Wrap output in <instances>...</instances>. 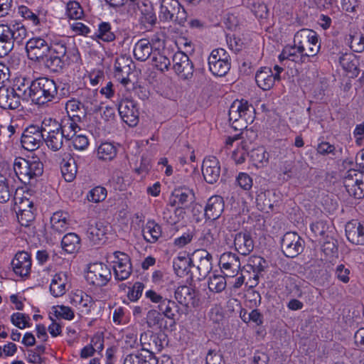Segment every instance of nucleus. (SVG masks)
<instances>
[{
	"label": "nucleus",
	"instance_id": "nucleus-30",
	"mask_svg": "<svg viewBox=\"0 0 364 364\" xmlns=\"http://www.w3.org/2000/svg\"><path fill=\"white\" fill-rule=\"evenodd\" d=\"M68 274L65 272H58L55 274L50 284V291L55 297L64 295L68 290L69 285Z\"/></svg>",
	"mask_w": 364,
	"mask_h": 364
},
{
	"label": "nucleus",
	"instance_id": "nucleus-29",
	"mask_svg": "<svg viewBox=\"0 0 364 364\" xmlns=\"http://www.w3.org/2000/svg\"><path fill=\"white\" fill-rule=\"evenodd\" d=\"M278 78V74H274L268 67L261 68L255 75V81L259 87L263 90H270Z\"/></svg>",
	"mask_w": 364,
	"mask_h": 364
},
{
	"label": "nucleus",
	"instance_id": "nucleus-33",
	"mask_svg": "<svg viewBox=\"0 0 364 364\" xmlns=\"http://www.w3.org/2000/svg\"><path fill=\"white\" fill-rule=\"evenodd\" d=\"M58 125L60 128H58L63 134V136L65 137V141L71 140L76 135L77 132L80 130L75 119L70 116L61 119L60 122H58Z\"/></svg>",
	"mask_w": 364,
	"mask_h": 364
},
{
	"label": "nucleus",
	"instance_id": "nucleus-49",
	"mask_svg": "<svg viewBox=\"0 0 364 364\" xmlns=\"http://www.w3.org/2000/svg\"><path fill=\"white\" fill-rule=\"evenodd\" d=\"M117 155L116 147L110 142L102 143L97 149L98 158L103 161H110Z\"/></svg>",
	"mask_w": 364,
	"mask_h": 364
},
{
	"label": "nucleus",
	"instance_id": "nucleus-60",
	"mask_svg": "<svg viewBox=\"0 0 364 364\" xmlns=\"http://www.w3.org/2000/svg\"><path fill=\"white\" fill-rule=\"evenodd\" d=\"M53 310L55 316L58 318H62L66 320H72L74 318V311L69 306L57 305L53 306Z\"/></svg>",
	"mask_w": 364,
	"mask_h": 364
},
{
	"label": "nucleus",
	"instance_id": "nucleus-24",
	"mask_svg": "<svg viewBox=\"0 0 364 364\" xmlns=\"http://www.w3.org/2000/svg\"><path fill=\"white\" fill-rule=\"evenodd\" d=\"M348 240L357 245H364V225L357 220L348 222L345 226Z\"/></svg>",
	"mask_w": 364,
	"mask_h": 364
},
{
	"label": "nucleus",
	"instance_id": "nucleus-16",
	"mask_svg": "<svg viewBox=\"0 0 364 364\" xmlns=\"http://www.w3.org/2000/svg\"><path fill=\"white\" fill-rule=\"evenodd\" d=\"M282 249L287 257L294 258L302 252L304 240L294 232H288L282 239Z\"/></svg>",
	"mask_w": 364,
	"mask_h": 364
},
{
	"label": "nucleus",
	"instance_id": "nucleus-2",
	"mask_svg": "<svg viewBox=\"0 0 364 364\" xmlns=\"http://www.w3.org/2000/svg\"><path fill=\"white\" fill-rule=\"evenodd\" d=\"M58 90L55 82L48 77H40L33 81L31 87V101L38 105H44L58 98Z\"/></svg>",
	"mask_w": 364,
	"mask_h": 364
},
{
	"label": "nucleus",
	"instance_id": "nucleus-34",
	"mask_svg": "<svg viewBox=\"0 0 364 364\" xmlns=\"http://www.w3.org/2000/svg\"><path fill=\"white\" fill-rule=\"evenodd\" d=\"M144 240L149 243H155L162 235L161 227L154 220H149L142 230Z\"/></svg>",
	"mask_w": 364,
	"mask_h": 364
},
{
	"label": "nucleus",
	"instance_id": "nucleus-56",
	"mask_svg": "<svg viewBox=\"0 0 364 364\" xmlns=\"http://www.w3.org/2000/svg\"><path fill=\"white\" fill-rule=\"evenodd\" d=\"M13 191L14 188L10 186L9 180L0 174V203L9 201Z\"/></svg>",
	"mask_w": 364,
	"mask_h": 364
},
{
	"label": "nucleus",
	"instance_id": "nucleus-18",
	"mask_svg": "<svg viewBox=\"0 0 364 364\" xmlns=\"http://www.w3.org/2000/svg\"><path fill=\"white\" fill-rule=\"evenodd\" d=\"M173 68L182 78L188 79L193 73V65L183 51L176 52L172 57Z\"/></svg>",
	"mask_w": 364,
	"mask_h": 364
},
{
	"label": "nucleus",
	"instance_id": "nucleus-63",
	"mask_svg": "<svg viewBox=\"0 0 364 364\" xmlns=\"http://www.w3.org/2000/svg\"><path fill=\"white\" fill-rule=\"evenodd\" d=\"M28 316L21 313H14L11 316V323L16 327L23 329L28 326Z\"/></svg>",
	"mask_w": 364,
	"mask_h": 364
},
{
	"label": "nucleus",
	"instance_id": "nucleus-20",
	"mask_svg": "<svg viewBox=\"0 0 364 364\" xmlns=\"http://www.w3.org/2000/svg\"><path fill=\"white\" fill-rule=\"evenodd\" d=\"M26 50L31 59L39 60L50 51V46L45 39L35 37L26 42Z\"/></svg>",
	"mask_w": 364,
	"mask_h": 364
},
{
	"label": "nucleus",
	"instance_id": "nucleus-21",
	"mask_svg": "<svg viewBox=\"0 0 364 364\" xmlns=\"http://www.w3.org/2000/svg\"><path fill=\"white\" fill-rule=\"evenodd\" d=\"M220 162L215 156H208L203 160L202 173L207 183H216L220 178Z\"/></svg>",
	"mask_w": 364,
	"mask_h": 364
},
{
	"label": "nucleus",
	"instance_id": "nucleus-7",
	"mask_svg": "<svg viewBox=\"0 0 364 364\" xmlns=\"http://www.w3.org/2000/svg\"><path fill=\"white\" fill-rule=\"evenodd\" d=\"M343 183L350 196L357 199L364 198V173L350 169L346 173Z\"/></svg>",
	"mask_w": 364,
	"mask_h": 364
},
{
	"label": "nucleus",
	"instance_id": "nucleus-6",
	"mask_svg": "<svg viewBox=\"0 0 364 364\" xmlns=\"http://www.w3.org/2000/svg\"><path fill=\"white\" fill-rule=\"evenodd\" d=\"M208 60L209 70L215 76H224L230 69V55L223 48L214 49Z\"/></svg>",
	"mask_w": 364,
	"mask_h": 364
},
{
	"label": "nucleus",
	"instance_id": "nucleus-27",
	"mask_svg": "<svg viewBox=\"0 0 364 364\" xmlns=\"http://www.w3.org/2000/svg\"><path fill=\"white\" fill-rule=\"evenodd\" d=\"M21 98L10 87H0V107L3 109H15L21 105Z\"/></svg>",
	"mask_w": 364,
	"mask_h": 364
},
{
	"label": "nucleus",
	"instance_id": "nucleus-5",
	"mask_svg": "<svg viewBox=\"0 0 364 364\" xmlns=\"http://www.w3.org/2000/svg\"><path fill=\"white\" fill-rule=\"evenodd\" d=\"M43 164L36 160L18 158L14 164V169L19 179L23 182L39 176L43 173Z\"/></svg>",
	"mask_w": 364,
	"mask_h": 364
},
{
	"label": "nucleus",
	"instance_id": "nucleus-51",
	"mask_svg": "<svg viewBox=\"0 0 364 364\" xmlns=\"http://www.w3.org/2000/svg\"><path fill=\"white\" fill-rule=\"evenodd\" d=\"M115 77L124 86L127 85L130 82L129 74L131 68L129 65L122 66L120 60H117L114 64Z\"/></svg>",
	"mask_w": 364,
	"mask_h": 364
},
{
	"label": "nucleus",
	"instance_id": "nucleus-8",
	"mask_svg": "<svg viewBox=\"0 0 364 364\" xmlns=\"http://www.w3.org/2000/svg\"><path fill=\"white\" fill-rule=\"evenodd\" d=\"M159 18L164 21L181 23L186 18V11L178 0H161Z\"/></svg>",
	"mask_w": 364,
	"mask_h": 364
},
{
	"label": "nucleus",
	"instance_id": "nucleus-23",
	"mask_svg": "<svg viewBox=\"0 0 364 364\" xmlns=\"http://www.w3.org/2000/svg\"><path fill=\"white\" fill-rule=\"evenodd\" d=\"M11 267L14 273L21 277H27L31 269V259L26 252H18L11 261Z\"/></svg>",
	"mask_w": 364,
	"mask_h": 364
},
{
	"label": "nucleus",
	"instance_id": "nucleus-61",
	"mask_svg": "<svg viewBox=\"0 0 364 364\" xmlns=\"http://www.w3.org/2000/svg\"><path fill=\"white\" fill-rule=\"evenodd\" d=\"M107 196V190L101 186H97L92 188L87 195L90 201L98 203L103 200Z\"/></svg>",
	"mask_w": 364,
	"mask_h": 364
},
{
	"label": "nucleus",
	"instance_id": "nucleus-42",
	"mask_svg": "<svg viewBox=\"0 0 364 364\" xmlns=\"http://www.w3.org/2000/svg\"><path fill=\"white\" fill-rule=\"evenodd\" d=\"M196 295L195 290L188 286H181L175 291V298L182 305L188 306L193 302Z\"/></svg>",
	"mask_w": 364,
	"mask_h": 364
},
{
	"label": "nucleus",
	"instance_id": "nucleus-39",
	"mask_svg": "<svg viewBox=\"0 0 364 364\" xmlns=\"http://www.w3.org/2000/svg\"><path fill=\"white\" fill-rule=\"evenodd\" d=\"M95 37L104 42H112L116 38V35L112 26L109 22H100L98 24L97 30L95 33Z\"/></svg>",
	"mask_w": 364,
	"mask_h": 364
},
{
	"label": "nucleus",
	"instance_id": "nucleus-25",
	"mask_svg": "<svg viewBox=\"0 0 364 364\" xmlns=\"http://www.w3.org/2000/svg\"><path fill=\"white\" fill-rule=\"evenodd\" d=\"M235 250L242 255H248L254 249V241L247 231L237 232L234 236Z\"/></svg>",
	"mask_w": 364,
	"mask_h": 364
},
{
	"label": "nucleus",
	"instance_id": "nucleus-53",
	"mask_svg": "<svg viewBox=\"0 0 364 364\" xmlns=\"http://www.w3.org/2000/svg\"><path fill=\"white\" fill-rule=\"evenodd\" d=\"M61 172L66 181L71 182L74 180L77 173V165L74 159H70L63 164Z\"/></svg>",
	"mask_w": 364,
	"mask_h": 364
},
{
	"label": "nucleus",
	"instance_id": "nucleus-43",
	"mask_svg": "<svg viewBox=\"0 0 364 364\" xmlns=\"http://www.w3.org/2000/svg\"><path fill=\"white\" fill-rule=\"evenodd\" d=\"M339 63L346 72L355 76L358 74V61L356 57L352 53L342 54L339 57Z\"/></svg>",
	"mask_w": 364,
	"mask_h": 364
},
{
	"label": "nucleus",
	"instance_id": "nucleus-15",
	"mask_svg": "<svg viewBox=\"0 0 364 364\" xmlns=\"http://www.w3.org/2000/svg\"><path fill=\"white\" fill-rule=\"evenodd\" d=\"M78 97L85 115L98 112L102 109V103L97 100V93L91 89H80Z\"/></svg>",
	"mask_w": 364,
	"mask_h": 364
},
{
	"label": "nucleus",
	"instance_id": "nucleus-31",
	"mask_svg": "<svg viewBox=\"0 0 364 364\" xmlns=\"http://www.w3.org/2000/svg\"><path fill=\"white\" fill-rule=\"evenodd\" d=\"M108 226L102 222H97L95 225H91L87 229V237L94 245L103 242L106 234L108 231Z\"/></svg>",
	"mask_w": 364,
	"mask_h": 364
},
{
	"label": "nucleus",
	"instance_id": "nucleus-47",
	"mask_svg": "<svg viewBox=\"0 0 364 364\" xmlns=\"http://www.w3.org/2000/svg\"><path fill=\"white\" fill-rule=\"evenodd\" d=\"M270 195L269 191L260 190L257 192L256 203L259 210L268 212L273 209L274 205L269 198Z\"/></svg>",
	"mask_w": 364,
	"mask_h": 364
},
{
	"label": "nucleus",
	"instance_id": "nucleus-55",
	"mask_svg": "<svg viewBox=\"0 0 364 364\" xmlns=\"http://www.w3.org/2000/svg\"><path fill=\"white\" fill-rule=\"evenodd\" d=\"M226 287V280L222 275L213 274L210 277L208 281V289L215 293L222 292Z\"/></svg>",
	"mask_w": 364,
	"mask_h": 364
},
{
	"label": "nucleus",
	"instance_id": "nucleus-54",
	"mask_svg": "<svg viewBox=\"0 0 364 364\" xmlns=\"http://www.w3.org/2000/svg\"><path fill=\"white\" fill-rule=\"evenodd\" d=\"M250 158L257 166H263L264 163H267L269 154L262 146L254 149L250 152Z\"/></svg>",
	"mask_w": 364,
	"mask_h": 364
},
{
	"label": "nucleus",
	"instance_id": "nucleus-14",
	"mask_svg": "<svg viewBox=\"0 0 364 364\" xmlns=\"http://www.w3.org/2000/svg\"><path fill=\"white\" fill-rule=\"evenodd\" d=\"M112 260L114 277L123 281L129 277L132 272L131 260L128 255L117 251L113 253Z\"/></svg>",
	"mask_w": 364,
	"mask_h": 364
},
{
	"label": "nucleus",
	"instance_id": "nucleus-58",
	"mask_svg": "<svg viewBox=\"0 0 364 364\" xmlns=\"http://www.w3.org/2000/svg\"><path fill=\"white\" fill-rule=\"evenodd\" d=\"M349 43L350 48L357 53L364 50V36L360 33L350 35Z\"/></svg>",
	"mask_w": 364,
	"mask_h": 364
},
{
	"label": "nucleus",
	"instance_id": "nucleus-62",
	"mask_svg": "<svg viewBox=\"0 0 364 364\" xmlns=\"http://www.w3.org/2000/svg\"><path fill=\"white\" fill-rule=\"evenodd\" d=\"M18 14L25 19L31 21L34 26L40 23L38 16L26 6H20L18 9Z\"/></svg>",
	"mask_w": 364,
	"mask_h": 364
},
{
	"label": "nucleus",
	"instance_id": "nucleus-36",
	"mask_svg": "<svg viewBox=\"0 0 364 364\" xmlns=\"http://www.w3.org/2000/svg\"><path fill=\"white\" fill-rule=\"evenodd\" d=\"M50 225L54 231L59 233L64 232L70 225L69 214L63 211L54 213L50 218Z\"/></svg>",
	"mask_w": 364,
	"mask_h": 364
},
{
	"label": "nucleus",
	"instance_id": "nucleus-35",
	"mask_svg": "<svg viewBox=\"0 0 364 364\" xmlns=\"http://www.w3.org/2000/svg\"><path fill=\"white\" fill-rule=\"evenodd\" d=\"M70 302L82 312L88 314L92 305V299L83 291H77L71 296Z\"/></svg>",
	"mask_w": 364,
	"mask_h": 364
},
{
	"label": "nucleus",
	"instance_id": "nucleus-46",
	"mask_svg": "<svg viewBox=\"0 0 364 364\" xmlns=\"http://www.w3.org/2000/svg\"><path fill=\"white\" fill-rule=\"evenodd\" d=\"M185 211L183 208L178 207L174 210L166 207L162 213L163 220L169 225H175L181 221L184 217Z\"/></svg>",
	"mask_w": 364,
	"mask_h": 364
},
{
	"label": "nucleus",
	"instance_id": "nucleus-28",
	"mask_svg": "<svg viewBox=\"0 0 364 364\" xmlns=\"http://www.w3.org/2000/svg\"><path fill=\"white\" fill-rule=\"evenodd\" d=\"M140 342L143 351H147L154 355L163 349L161 340L156 334L153 333H143L141 334Z\"/></svg>",
	"mask_w": 364,
	"mask_h": 364
},
{
	"label": "nucleus",
	"instance_id": "nucleus-1",
	"mask_svg": "<svg viewBox=\"0 0 364 364\" xmlns=\"http://www.w3.org/2000/svg\"><path fill=\"white\" fill-rule=\"evenodd\" d=\"M255 108L247 100H235L229 109V121L235 130H242L254 121Z\"/></svg>",
	"mask_w": 364,
	"mask_h": 364
},
{
	"label": "nucleus",
	"instance_id": "nucleus-32",
	"mask_svg": "<svg viewBox=\"0 0 364 364\" xmlns=\"http://www.w3.org/2000/svg\"><path fill=\"white\" fill-rule=\"evenodd\" d=\"M153 53L152 45L149 40L146 38L139 40L134 46V56L139 61L144 62Z\"/></svg>",
	"mask_w": 364,
	"mask_h": 364
},
{
	"label": "nucleus",
	"instance_id": "nucleus-22",
	"mask_svg": "<svg viewBox=\"0 0 364 364\" xmlns=\"http://www.w3.org/2000/svg\"><path fill=\"white\" fill-rule=\"evenodd\" d=\"M119 114L122 120L130 127H134L139 122V112L136 104L129 100H122L118 107Z\"/></svg>",
	"mask_w": 364,
	"mask_h": 364
},
{
	"label": "nucleus",
	"instance_id": "nucleus-38",
	"mask_svg": "<svg viewBox=\"0 0 364 364\" xmlns=\"http://www.w3.org/2000/svg\"><path fill=\"white\" fill-rule=\"evenodd\" d=\"M33 86V81L30 82L26 79H18L11 89H14L16 95L23 100H29L32 99L31 87Z\"/></svg>",
	"mask_w": 364,
	"mask_h": 364
},
{
	"label": "nucleus",
	"instance_id": "nucleus-19",
	"mask_svg": "<svg viewBox=\"0 0 364 364\" xmlns=\"http://www.w3.org/2000/svg\"><path fill=\"white\" fill-rule=\"evenodd\" d=\"M219 264L225 275L229 277L236 276L241 266L240 257L231 252H225L220 256Z\"/></svg>",
	"mask_w": 364,
	"mask_h": 364
},
{
	"label": "nucleus",
	"instance_id": "nucleus-4",
	"mask_svg": "<svg viewBox=\"0 0 364 364\" xmlns=\"http://www.w3.org/2000/svg\"><path fill=\"white\" fill-rule=\"evenodd\" d=\"M58 122L50 117H46L42 122V130L45 133L46 144L53 151H59L63 146L65 137L58 129Z\"/></svg>",
	"mask_w": 364,
	"mask_h": 364
},
{
	"label": "nucleus",
	"instance_id": "nucleus-37",
	"mask_svg": "<svg viewBox=\"0 0 364 364\" xmlns=\"http://www.w3.org/2000/svg\"><path fill=\"white\" fill-rule=\"evenodd\" d=\"M173 200H170L171 207L176 205H183L194 199L193 192L186 188L176 189L172 193Z\"/></svg>",
	"mask_w": 364,
	"mask_h": 364
},
{
	"label": "nucleus",
	"instance_id": "nucleus-3",
	"mask_svg": "<svg viewBox=\"0 0 364 364\" xmlns=\"http://www.w3.org/2000/svg\"><path fill=\"white\" fill-rule=\"evenodd\" d=\"M294 43L297 50L306 57L316 55L321 47L316 32L308 28H302L295 33Z\"/></svg>",
	"mask_w": 364,
	"mask_h": 364
},
{
	"label": "nucleus",
	"instance_id": "nucleus-9",
	"mask_svg": "<svg viewBox=\"0 0 364 364\" xmlns=\"http://www.w3.org/2000/svg\"><path fill=\"white\" fill-rule=\"evenodd\" d=\"M110 269L102 262L90 264L85 275L88 283L97 287H103L111 279Z\"/></svg>",
	"mask_w": 364,
	"mask_h": 364
},
{
	"label": "nucleus",
	"instance_id": "nucleus-59",
	"mask_svg": "<svg viewBox=\"0 0 364 364\" xmlns=\"http://www.w3.org/2000/svg\"><path fill=\"white\" fill-rule=\"evenodd\" d=\"M67 16L72 19H80L83 16V10L77 1H69L67 4Z\"/></svg>",
	"mask_w": 364,
	"mask_h": 364
},
{
	"label": "nucleus",
	"instance_id": "nucleus-40",
	"mask_svg": "<svg viewBox=\"0 0 364 364\" xmlns=\"http://www.w3.org/2000/svg\"><path fill=\"white\" fill-rule=\"evenodd\" d=\"M146 323L149 328L166 329L167 324L165 317L155 309L149 310L146 314Z\"/></svg>",
	"mask_w": 364,
	"mask_h": 364
},
{
	"label": "nucleus",
	"instance_id": "nucleus-12",
	"mask_svg": "<svg viewBox=\"0 0 364 364\" xmlns=\"http://www.w3.org/2000/svg\"><path fill=\"white\" fill-rule=\"evenodd\" d=\"M45 133L41 127L31 125L22 134L21 143L23 149L32 151L38 149L44 139Z\"/></svg>",
	"mask_w": 364,
	"mask_h": 364
},
{
	"label": "nucleus",
	"instance_id": "nucleus-17",
	"mask_svg": "<svg viewBox=\"0 0 364 364\" xmlns=\"http://www.w3.org/2000/svg\"><path fill=\"white\" fill-rule=\"evenodd\" d=\"M192 265L198 271L199 279L205 278L212 269V255L204 249L195 250L192 255Z\"/></svg>",
	"mask_w": 364,
	"mask_h": 364
},
{
	"label": "nucleus",
	"instance_id": "nucleus-44",
	"mask_svg": "<svg viewBox=\"0 0 364 364\" xmlns=\"http://www.w3.org/2000/svg\"><path fill=\"white\" fill-rule=\"evenodd\" d=\"M173 267L176 274L181 277L187 275L190 272L192 265V258L178 256L174 259Z\"/></svg>",
	"mask_w": 364,
	"mask_h": 364
},
{
	"label": "nucleus",
	"instance_id": "nucleus-10",
	"mask_svg": "<svg viewBox=\"0 0 364 364\" xmlns=\"http://www.w3.org/2000/svg\"><path fill=\"white\" fill-rule=\"evenodd\" d=\"M146 297L153 303L157 304L159 311L165 317L174 321L175 316L178 312V306L173 300L164 298L154 290L146 291Z\"/></svg>",
	"mask_w": 364,
	"mask_h": 364
},
{
	"label": "nucleus",
	"instance_id": "nucleus-11",
	"mask_svg": "<svg viewBox=\"0 0 364 364\" xmlns=\"http://www.w3.org/2000/svg\"><path fill=\"white\" fill-rule=\"evenodd\" d=\"M26 35V29L19 23L0 24V41L19 46L23 43Z\"/></svg>",
	"mask_w": 364,
	"mask_h": 364
},
{
	"label": "nucleus",
	"instance_id": "nucleus-48",
	"mask_svg": "<svg viewBox=\"0 0 364 364\" xmlns=\"http://www.w3.org/2000/svg\"><path fill=\"white\" fill-rule=\"evenodd\" d=\"M297 50V46L294 44L293 46H286L279 56V60H284L287 59L296 63L302 62V58L306 56Z\"/></svg>",
	"mask_w": 364,
	"mask_h": 364
},
{
	"label": "nucleus",
	"instance_id": "nucleus-57",
	"mask_svg": "<svg viewBox=\"0 0 364 364\" xmlns=\"http://www.w3.org/2000/svg\"><path fill=\"white\" fill-rule=\"evenodd\" d=\"M246 4L257 17L264 18L267 13V6L257 0H247Z\"/></svg>",
	"mask_w": 364,
	"mask_h": 364
},
{
	"label": "nucleus",
	"instance_id": "nucleus-45",
	"mask_svg": "<svg viewBox=\"0 0 364 364\" xmlns=\"http://www.w3.org/2000/svg\"><path fill=\"white\" fill-rule=\"evenodd\" d=\"M61 245L65 252L72 254L80 248V239L75 233H68L63 237Z\"/></svg>",
	"mask_w": 364,
	"mask_h": 364
},
{
	"label": "nucleus",
	"instance_id": "nucleus-13",
	"mask_svg": "<svg viewBox=\"0 0 364 364\" xmlns=\"http://www.w3.org/2000/svg\"><path fill=\"white\" fill-rule=\"evenodd\" d=\"M49 46L50 50H52L55 55L63 58V61L65 63H77L80 58L77 49L74 46L68 47L63 38H55Z\"/></svg>",
	"mask_w": 364,
	"mask_h": 364
},
{
	"label": "nucleus",
	"instance_id": "nucleus-50",
	"mask_svg": "<svg viewBox=\"0 0 364 364\" xmlns=\"http://www.w3.org/2000/svg\"><path fill=\"white\" fill-rule=\"evenodd\" d=\"M152 62L153 65L161 72L168 70L171 65L170 58L160 51L153 53Z\"/></svg>",
	"mask_w": 364,
	"mask_h": 364
},
{
	"label": "nucleus",
	"instance_id": "nucleus-26",
	"mask_svg": "<svg viewBox=\"0 0 364 364\" xmlns=\"http://www.w3.org/2000/svg\"><path fill=\"white\" fill-rule=\"evenodd\" d=\"M225 202L223 198L218 195L211 196L207 201L205 208V216L207 219L215 220L224 211Z\"/></svg>",
	"mask_w": 364,
	"mask_h": 364
},
{
	"label": "nucleus",
	"instance_id": "nucleus-41",
	"mask_svg": "<svg viewBox=\"0 0 364 364\" xmlns=\"http://www.w3.org/2000/svg\"><path fill=\"white\" fill-rule=\"evenodd\" d=\"M137 6L141 14V21L145 24L154 25L156 22V16L150 2H137Z\"/></svg>",
	"mask_w": 364,
	"mask_h": 364
},
{
	"label": "nucleus",
	"instance_id": "nucleus-64",
	"mask_svg": "<svg viewBox=\"0 0 364 364\" xmlns=\"http://www.w3.org/2000/svg\"><path fill=\"white\" fill-rule=\"evenodd\" d=\"M206 364H225L223 357L219 351L210 350L205 358Z\"/></svg>",
	"mask_w": 364,
	"mask_h": 364
},
{
	"label": "nucleus",
	"instance_id": "nucleus-52",
	"mask_svg": "<svg viewBox=\"0 0 364 364\" xmlns=\"http://www.w3.org/2000/svg\"><path fill=\"white\" fill-rule=\"evenodd\" d=\"M333 272L335 278L343 284H348L350 282L351 271L350 267L345 264H338Z\"/></svg>",
	"mask_w": 364,
	"mask_h": 364
}]
</instances>
